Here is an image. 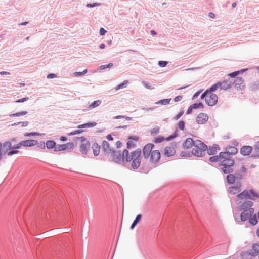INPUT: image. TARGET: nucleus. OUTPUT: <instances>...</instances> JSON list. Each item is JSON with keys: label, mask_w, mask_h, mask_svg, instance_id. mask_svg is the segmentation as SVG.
Returning a JSON list of instances; mask_svg holds the SVG:
<instances>
[{"label": "nucleus", "mask_w": 259, "mask_h": 259, "mask_svg": "<svg viewBox=\"0 0 259 259\" xmlns=\"http://www.w3.org/2000/svg\"><path fill=\"white\" fill-rule=\"evenodd\" d=\"M180 155L182 156V157H191L192 155H193V154L192 153H191V151H190V152H188V151H182L181 153V154Z\"/></svg>", "instance_id": "nucleus-38"}, {"label": "nucleus", "mask_w": 259, "mask_h": 259, "mask_svg": "<svg viewBox=\"0 0 259 259\" xmlns=\"http://www.w3.org/2000/svg\"><path fill=\"white\" fill-rule=\"evenodd\" d=\"M97 125V123L95 122H88L84 124H82L78 126V128H90L95 126Z\"/></svg>", "instance_id": "nucleus-27"}, {"label": "nucleus", "mask_w": 259, "mask_h": 259, "mask_svg": "<svg viewBox=\"0 0 259 259\" xmlns=\"http://www.w3.org/2000/svg\"><path fill=\"white\" fill-rule=\"evenodd\" d=\"M128 139L129 140L127 142L126 147L127 149H130L135 146V143L132 140L137 141L139 140V137L137 136H130L128 137Z\"/></svg>", "instance_id": "nucleus-17"}, {"label": "nucleus", "mask_w": 259, "mask_h": 259, "mask_svg": "<svg viewBox=\"0 0 259 259\" xmlns=\"http://www.w3.org/2000/svg\"><path fill=\"white\" fill-rule=\"evenodd\" d=\"M183 98V96H181V95H179V96H177V97H176L174 100L175 102H179L180 101H181Z\"/></svg>", "instance_id": "nucleus-63"}, {"label": "nucleus", "mask_w": 259, "mask_h": 259, "mask_svg": "<svg viewBox=\"0 0 259 259\" xmlns=\"http://www.w3.org/2000/svg\"><path fill=\"white\" fill-rule=\"evenodd\" d=\"M178 126L180 130H184L185 128V122L183 121H180L178 123Z\"/></svg>", "instance_id": "nucleus-51"}, {"label": "nucleus", "mask_w": 259, "mask_h": 259, "mask_svg": "<svg viewBox=\"0 0 259 259\" xmlns=\"http://www.w3.org/2000/svg\"><path fill=\"white\" fill-rule=\"evenodd\" d=\"M159 133V127H155L151 130V135L152 136H154L155 135L158 134Z\"/></svg>", "instance_id": "nucleus-48"}, {"label": "nucleus", "mask_w": 259, "mask_h": 259, "mask_svg": "<svg viewBox=\"0 0 259 259\" xmlns=\"http://www.w3.org/2000/svg\"><path fill=\"white\" fill-rule=\"evenodd\" d=\"M128 83H129V82L128 80H124L123 82H122L121 83L117 85L115 89H116V90H118L121 89L125 88V87H126Z\"/></svg>", "instance_id": "nucleus-34"}, {"label": "nucleus", "mask_w": 259, "mask_h": 259, "mask_svg": "<svg viewBox=\"0 0 259 259\" xmlns=\"http://www.w3.org/2000/svg\"><path fill=\"white\" fill-rule=\"evenodd\" d=\"M38 143V141L36 140L29 139L21 141V145L25 147H31L36 145Z\"/></svg>", "instance_id": "nucleus-19"}, {"label": "nucleus", "mask_w": 259, "mask_h": 259, "mask_svg": "<svg viewBox=\"0 0 259 259\" xmlns=\"http://www.w3.org/2000/svg\"><path fill=\"white\" fill-rule=\"evenodd\" d=\"M209 92L207 90H206L201 95L200 97L201 99H205L206 98H207L208 96Z\"/></svg>", "instance_id": "nucleus-54"}, {"label": "nucleus", "mask_w": 259, "mask_h": 259, "mask_svg": "<svg viewBox=\"0 0 259 259\" xmlns=\"http://www.w3.org/2000/svg\"><path fill=\"white\" fill-rule=\"evenodd\" d=\"M219 159H223L218 164L219 166H221V171L225 174L227 173H232L233 172L232 167L235 164V161L231 159V157H228L226 150L224 152H221L217 155Z\"/></svg>", "instance_id": "nucleus-2"}, {"label": "nucleus", "mask_w": 259, "mask_h": 259, "mask_svg": "<svg viewBox=\"0 0 259 259\" xmlns=\"http://www.w3.org/2000/svg\"><path fill=\"white\" fill-rule=\"evenodd\" d=\"M40 134L39 133L37 132H30V133H26L24 134V136L26 137H30V136H34L36 135H39Z\"/></svg>", "instance_id": "nucleus-53"}, {"label": "nucleus", "mask_w": 259, "mask_h": 259, "mask_svg": "<svg viewBox=\"0 0 259 259\" xmlns=\"http://www.w3.org/2000/svg\"><path fill=\"white\" fill-rule=\"evenodd\" d=\"M195 145V141L192 138H188L183 142L182 144L183 148L184 149H190Z\"/></svg>", "instance_id": "nucleus-11"}, {"label": "nucleus", "mask_w": 259, "mask_h": 259, "mask_svg": "<svg viewBox=\"0 0 259 259\" xmlns=\"http://www.w3.org/2000/svg\"><path fill=\"white\" fill-rule=\"evenodd\" d=\"M57 77V75L54 73H50L47 75L48 79H52Z\"/></svg>", "instance_id": "nucleus-61"}, {"label": "nucleus", "mask_w": 259, "mask_h": 259, "mask_svg": "<svg viewBox=\"0 0 259 259\" xmlns=\"http://www.w3.org/2000/svg\"><path fill=\"white\" fill-rule=\"evenodd\" d=\"M154 147V145L152 143H148L146 144L143 149V154L145 158H148L149 156H151L152 153V149Z\"/></svg>", "instance_id": "nucleus-7"}, {"label": "nucleus", "mask_w": 259, "mask_h": 259, "mask_svg": "<svg viewBox=\"0 0 259 259\" xmlns=\"http://www.w3.org/2000/svg\"><path fill=\"white\" fill-rule=\"evenodd\" d=\"M172 146H167L164 149V155L167 157L174 156L176 153L175 147L176 146V143L173 142L171 143Z\"/></svg>", "instance_id": "nucleus-8"}, {"label": "nucleus", "mask_w": 259, "mask_h": 259, "mask_svg": "<svg viewBox=\"0 0 259 259\" xmlns=\"http://www.w3.org/2000/svg\"><path fill=\"white\" fill-rule=\"evenodd\" d=\"M161 157V154L159 150H153L150 156V161L154 164L158 162Z\"/></svg>", "instance_id": "nucleus-9"}, {"label": "nucleus", "mask_w": 259, "mask_h": 259, "mask_svg": "<svg viewBox=\"0 0 259 259\" xmlns=\"http://www.w3.org/2000/svg\"><path fill=\"white\" fill-rule=\"evenodd\" d=\"M63 150H67V146L66 144L56 145V147H55V149H54V151L55 152L61 151Z\"/></svg>", "instance_id": "nucleus-28"}, {"label": "nucleus", "mask_w": 259, "mask_h": 259, "mask_svg": "<svg viewBox=\"0 0 259 259\" xmlns=\"http://www.w3.org/2000/svg\"><path fill=\"white\" fill-rule=\"evenodd\" d=\"M253 150V148L250 146L244 145L240 149V153L243 156H249Z\"/></svg>", "instance_id": "nucleus-14"}, {"label": "nucleus", "mask_w": 259, "mask_h": 259, "mask_svg": "<svg viewBox=\"0 0 259 259\" xmlns=\"http://www.w3.org/2000/svg\"><path fill=\"white\" fill-rule=\"evenodd\" d=\"M207 152L209 155H214L217 153L215 150H214L212 146L208 147Z\"/></svg>", "instance_id": "nucleus-37"}, {"label": "nucleus", "mask_w": 259, "mask_h": 259, "mask_svg": "<svg viewBox=\"0 0 259 259\" xmlns=\"http://www.w3.org/2000/svg\"><path fill=\"white\" fill-rule=\"evenodd\" d=\"M83 132V131L81 130H76L74 131H72V132L68 133V135L69 136H73L74 135L80 134V133H82Z\"/></svg>", "instance_id": "nucleus-49"}, {"label": "nucleus", "mask_w": 259, "mask_h": 259, "mask_svg": "<svg viewBox=\"0 0 259 259\" xmlns=\"http://www.w3.org/2000/svg\"><path fill=\"white\" fill-rule=\"evenodd\" d=\"M249 194L251 196V197L254 199V198H258L259 194L256 192L254 190L250 189L249 190Z\"/></svg>", "instance_id": "nucleus-39"}, {"label": "nucleus", "mask_w": 259, "mask_h": 259, "mask_svg": "<svg viewBox=\"0 0 259 259\" xmlns=\"http://www.w3.org/2000/svg\"><path fill=\"white\" fill-rule=\"evenodd\" d=\"M184 113V110L183 109H181L179 113L173 118V119L174 120H178L183 115Z\"/></svg>", "instance_id": "nucleus-42"}, {"label": "nucleus", "mask_w": 259, "mask_h": 259, "mask_svg": "<svg viewBox=\"0 0 259 259\" xmlns=\"http://www.w3.org/2000/svg\"><path fill=\"white\" fill-rule=\"evenodd\" d=\"M101 146L97 142H94L92 146V149L93 151V154L95 156L99 155L100 151Z\"/></svg>", "instance_id": "nucleus-22"}, {"label": "nucleus", "mask_w": 259, "mask_h": 259, "mask_svg": "<svg viewBox=\"0 0 259 259\" xmlns=\"http://www.w3.org/2000/svg\"><path fill=\"white\" fill-rule=\"evenodd\" d=\"M113 66V63H110L107 65H102L100 66V70H103L106 68H110Z\"/></svg>", "instance_id": "nucleus-44"}, {"label": "nucleus", "mask_w": 259, "mask_h": 259, "mask_svg": "<svg viewBox=\"0 0 259 259\" xmlns=\"http://www.w3.org/2000/svg\"><path fill=\"white\" fill-rule=\"evenodd\" d=\"M248 221L249 223L252 226L256 225L258 223V220L256 214H253L252 216L249 219Z\"/></svg>", "instance_id": "nucleus-31"}, {"label": "nucleus", "mask_w": 259, "mask_h": 259, "mask_svg": "<svg viewBox=\"0 0 259 259\" xmlns=\"http://www.w3.org/2000/svg\"><path fill=\"white\" fill-rule=\"evenodd\" d=\"M142 218V215L141 214H138L134 221H133V223L132 224L131 226V229L133 230L135 226L137 225V224L140 221Z\"/></svg>", "instance_id": "nucleus-29"}, {"label": "nucleus", "mask_w": 259, "mask_h": 259, "mask_svg": "<svg viewBox=\"0 0 259 259\" xmlns=\"http://www.w3.org/2000/svg\"><path fill=\"white\" fill-rule=\"evenodd\" d=\"M221 81L218 82L217 83L212 85L210 88L208 89L207 90L210 93H212L215 91L218 88H220Z\"/></svg>", "instance_id": "nucleus-30"}, {"label": "nucleus", "mask_w": 259, "mask_h": 259, "mask_svg": "<svg viewBox=\"0 0 259 259\" xmlns=\"http://www.w3.org/2000/svg\"><path fill=\"white\" fill-rule=\"evenodd\" d=\"M168 64V62L166 61H159L158 62V65L161 67H165Z\"/></svg>", "instance_id": "nucleus-55"}, {"label": "nucleus", "mask_w": 259, "mask_h": 259, "mask_svg": "<svg viewBox=\"0 0 259 259\" xmlns=\"http://www.w3.org/2000/svg\"><path fill=\"white\" fill-rule=\"evenodd\" d=\"M208 146L200 140H195V145L191 150V153L197 157H202L205 155Z\"/></svg>", "instance_id": "nucleus-3"}, {"label": "nucleus", "mask_w": 259, "mask_h": 259, "mask_svg": "<svg viewBox=\"0 0 259 259\" xmlns=\"http://www.w3.org/2000/svg\"><path fill=\"white\" fill-rule=\"evenodd\" d=\"M225 150L227 151L228 157H231L236 155L238 153V149L234 146H229L226 147Z\"/></svg>", "instance_id": "nucleus-18"}, {"label": "nucleus", "mask_w": 259, "mask_h": 259, "mask_svg": "<svg viewBox=\"0 0 259 259\" xmlns=\"http://www.w3.org/2000/svg\"><path fill=\"white\" fill-rule=\"evenodd\" d=\"M142 150L140 148H137L135 150L129 153L127 149H125L121 153L119 150H113L110 153L112 157V161L124 166H127L128 162L131 163V167L135 170L139 168L141 163Z\"/></svg>", "instance_id": "nucleus-1"}, {"label": "nucleus", "mask_w": 259, "mask_h": 259, "mask_svg": "<svg viewBox=\"0 0 259 259\" xmlns=\"http://www.w3.org/2000/svg\"><path fill=\"white\" fill-rule=\"evenodd\" d=\"M90 144L89 141H87L85 143H81L80 145V151L83 155L87 154L88 149L90 148Z\"/></svg>", "instance_id": "nucleus-20"}, {"label": "nucleus", "mask_w": 259, "mask_h": 259, "mask_svg": "<svg viewBox=\"0 0 259 259\" xmlns=\"http://www.w3.org/2000/svg\"><path fill=\"white\" fill-rule=\"evenodd\" d=\"M87 69H85L82 72H75L73 73V75L75 77L80 76L87 73Z\"/></svg>", "instance_id": "nucleus-45"}, {"label": "nucleus", "mask_w": 259, "mask_h": 259, "mask_svg": "<svg viewBox=\"0 0 259 259\" xmlns=\"http://www.w3.org/2000/svg\"><path fill=\"white\" fill-rule=\"evenodd\" d=\"M226 176V182L228 184H233L235 183L236 177L234 175L231 173H227Z\"/></svg>", "instance_id": "nucleus-24"}, {"label": "nucleus", "mask_w": 259, "mask_h": 259, "mask_svg": "<svg viewBox=\"0 0 259 259\" xmlns=\"http://www.w3.org/2000/svg\"><path fill=\"white\" fill-rule=\"evenodd\" d=\"M46 143L44 141H40L39 143L38 142V143L36 144L37 145V147L41 149H45L46 148Z\"/></svg>", "instance_id": "nucleus-52"}, {"label": "nucleus", "mask_w": 259, "mask_h": 259, "mask_svg": "<svg viewBox=\"0 0 259 259\" xmlns=\"http://www.w3.org/2000/svg\"><path fill=\"white\" fill-rule=\"evenodd\" d=\"M67 150H70L74 147V144L73 142H69L66 144Z\"/></svg>", "instance_id": "nucleus-59"}, {"label": "nucleus", "mask_w": 259, "mask_h": 259, "mask_svg": "<svg viewBox=\"0 0 259 259\" xmlns=\"http://www.w3.org/2000/svg\"><path fill=\"white\" fill-rule=\"evenodd\" d=\"M107 32V31L104 29L103 28H101L100 29L99 33L101 36H103Z\"/></svg>", "instance_id": "nucleus-60"}, {"label": "nucleus", "mask_w": 259, "mask_h": 259, "mask_svg": "<svg viewBox=\"0 0 259 259\" xmlns=\"http://www.w3.org/2000/svg\"><path fill=\"white\" fill-rule=\"evenodd\" d=\"M218 96L216 94L210 93L207 98H205L206 103L209 106L215 105L218 102Z\"/></svg>", "instance_id": "nucleus-6"}, {"label": "nucleus", "mask_w": 259, "mask_h": 259, "mask_svg": "<svg viewBox=\"0 0 259 259\" xmlns=\"http://www.w3.org/2000/svg\"><path fill=\"white\" fill-rule=\"evenodd\" d=\"M240 214V220L242 222H245L249 220L252 216L254 212V208H249L248 209L243 210Z\"/></svg>", "instance_id": "nucleus-4"}, {"label": "nucleus", "mask_w": 259, "mask_h": 259, "mask_svg": "<svg viewBox=\"0 0 259 259\" xmlns=\"http://www.w3.org/2000/svg\"><path fill=\"white\" fill-rule=\"evenodd\" d=\"M76 139L79 140L81 143H85L87 141H88L83 136L79 137H76Z\"/></svg>", "instance_id": "nucleus-58"}, {"label": "nucleus", "mask_w": 259, "mask_h": 259, "mask_svg": "<svg viewBox=\"0 0 259 259\" xmlns=\"http://www.w3.org/2000/svg\"><path fill=\"white\" fill-rule=\"evenodd\" d=\"M229 192L233 195H235L240 192V190H238L237 187L235 186H231L229 188Z\"/></svg>", "instance_id": "nucleus-32"}, {"label": "nucleus", "mask_w": 259, "mask_h": 259, "mask_svg": "<svg viewBox=\"0 0 259 259\" xmlns=\"http://www.w3.org/2000/svg\"><path fill=\"white\" fill-rule=\"evenodd\" d=\"M208 116L204 113H199L196 117V120L198 124H204L208 121Z\"/></svg>", "instance_id": "nucleus-10"}, {"label": "nucleus", "mask_w": 259, "mask_h": 259, "mask_svg": "<svg viewBox=\"0 0 259 259\" xmlns=\"http://www.w3.org/2000/svg\"><path fill=\"white\" fill-rule=\"evenodd\" d=\"M232 80L229 78L221 82L220 89L223 90H227L231 88L232 86Z\"/></svg>", "instance_id": "nucleus-16"}, {"label": "nucleus", "mask_w": 259, "mask_h": 259, "mask_svg": "<svg viewBox=\"0 0 259 259\" xmlns=\"http://www.w3.org/2000/svg\"><path fill=\"white\" fill-rule=\"evenodd\" d=\"M252 252L253 257H255L259 254V243L253 244L252 245V249H250Z\"/></svg>", "instance_id": "nucleus-25"}, {"label": "nucleus", "mask_w": 259, "mask_h": 259, "mask_svg": "<svg viewBox=\"0 0 259 259\" xmlns=\"http://www.w3.org/2000/svg\"><path fill=\"white\" fill-rule=\"evenodd\" d=\"M247 70H248L247 68H246V69H241L240 70H238V71H234V72H235L236 76H238L240 73H243L245 72Z\"/></svg>", "instance_id": "nucleus-57"}, {"label": "nucleus", "mask_w": 259, "mask_h": 259, "mask_svg": "<svg viewBox=\"0 0 259 259\" xmlns=\"http://www.w3.org/2000/svg\"><path fill=\"white\" fill-rule=\"evenodd\" d=\"M228 77L229 79L231 80H232V81L235 80V78L237 77L235 72H233L228 75Z\"/></svg>", "instance_id": "nucleus-50"}, {"label": "nucleus", "mask_w": 259, "mask_h": 259, "mask_svg": "<svg viewBox=\"0 0 259 259\" xmlns=\"http://www.w3.org/2000/svg\"><path fill=\"white\" fill-rule=\"evenodd\" d=\"M164 140V137L163 136H158L155 138L154 142L155 143H161Z\"/></svg>", "instance_id": "nucleus-43"}, {"label": "nucleus", "mask_w": 259, "mask_h": 259, "mask_svg": "<svg viewBox=\"0 0 259 259\" xmlns=\"http://www.w3.org/2000/svg\"><path fill=\"white\" fill-rule=\"evenodd\" d=\"M234 85L237 90H242L245 87L244 79L240 77H237L233 81L232 85Z\"/></svg>", "instance_id": "nucleus-5"}, {"label": "nucleus", "mask_w": 259, "mask_h": 259, "mask_svg": "<svg viewBox=\"0 0 259 259\" xmlns=\"http://www.w3.org/2000/svg\"><path fill=\"white\" fill-rule=\"evenodd\" d=\"M240 256L242 259H252V252L250 249L248 250L247 251H243L240 253Z\"/></svg>", "instance_id": "nucleus-23"}, {"label": "nucleus", "mask_w": 259, "mask_h": 259, "mask_svg": "<svg viewBox=\"0 0 259 259\" xmlns=\"http://www.w3.org/2000/svg\"><path fill=\"white\" fill-rule=\"evenodd\" d=\"M202 92V90H200L196 92L194 95L193 96L192 99H195L198 97V96L199 95V94Z\"/></svg>", "instance_id": "nucleus-62"}, {"label": "nucleus", "mask_w": 259, "mask_h": 259, "mask_svg": "<svg viewBox=\"0 0 259 259\" xmlns=\"http://www.w3.org/2000/svg\"><path fill=\"white\" fill-rule=\"evenodd\" d=\"M28 113L27 111H21L19 112H17L15 113L11 114L10 115V117H18L21 116H23L26 115Z\"/></svg>", "instance_id": "nucleus-35"}, {"label": "nucleus", "mask_w": 259, "mask_h": 259, "mask_svg": "<svg viewBox=\"0 0 259 259\" xmlns=\"http://www.w3.org/2000/svg\"><path fill=\"white\" fill-rule=\"evenodd\" d=\"M171 100V98L169 99H164L159 100L158 101L155 103L156 104H161V105H167L170 103V101Z\"/></svg>", "instance_id": "nucleus-33"}, {"label": "nucleus", "mask_w": 259, "mask_h": 259, "mask_svg": "<svg viewBox=\"0 0 259 259\" xmlns=\"http://www.w3.org/2000/svg\"><path fill=\"white\" fill-rule=\"evenodd\" d=\"M101 147L104 154L106 155H110L111 152L113 150V149L110 148L109 143L106 140H103L102 141Z\"/></svg>", "instance_id": "nucleus-12"}, {"label": "nucleus", "mask_w": 259, "mask_h": 259, "mask_svg": "<svg viewBox=\"0 0 259 259\" xmlns=\"http://www.w3.org/2000/svg\"><path fill=\"white\" fill-rule=\"evenodd\" d=\"M208 160L210 162H216L221 161L217 155H214L213 156L210 157Z\"/></svg>", "instance_id": "nucleus-40"}, {"label": "nucleus", "mask_w": 259, "mask_h": 259, "mask_svg": "<svg viewBox=\"0 0 259 259\" xmlns=\"http://www.w3.org/2000/svg\"><path fill=\"white\" fill-rule=\"evenodd\" d=\"M254 151L256 153H259V141L256 143L254 147Z\"/></svg>", "instance_id": "nucleus-64"}, {"label": "nucleus", "mask_w": 259, "mask_h": 259, "mask_svg": "<svg viewBox=\"0 0 259 259\" xmlns=\"http://www.w3.org/2000/svg\"><path fill=\"white\" fill-rule=\"evenodd\" d=\"M12 149L11 142L9 141H6L4 144L2 149L3 152V154H7L9 150Z\"/></svg>", "instance_id": "nucleus-21"}, {"label": "nucleus", "mask_w": 259, "mask_h": 259, "mask_svg": "<svg viewBox=\"0 0 259 259\" xmlns=\"http://www.w3.org/2000/svg\"><path fill=\"white\" fill-rule=\"evenodd\" d=\"M46 147L48 149H52L56 146V143L53 140H47L46 142Z\"/></svg>", "instance_id": "nucleus-26"}, {"label": "nucleus", "mask_w": 259, "mask_h": 259, "mask_svg": "<svg viewBox=\"0 0 259 259\" xmlns=\"http://www.w3.org/2000/svg\"><path fill=\"white\" fill-rule=\"evenodd\" d=\"M101 5V3L95 2L93 4L88 3L86 5V7L88 8H93L94 7L100 6Z\"/></svg>", "instance_id": "nucleus-47"}, {"label": "nucleus", "mask_w": 259, "mask_h": 259, "mask_svg": "<svg viewBox=\"0 0 259 259\" xmlns=\"http://www.w3.org/2000/svg\"><path fill=\"white\" fill-rule=\"evenodd\" d=\"M253 205L252 201L250 200H246L242 203L239 207L238 210L242 211L243 210L248 209L249 208H253L252 207Z\"/></svg>", "instance_id": "nucleus-13"}, {"label": "nucleus", "mask_w": 259, "mask_h": 259, "mask_svg": "<svg viewBox=\"0 0 259 259\" xmlns=\"http://www.w3.org/2000/svg\"><path fill=\"white\" fill-rule=\"evenodd\" d=\"M28 97H25V98H21V99H18L17 100H16L15 101V102L16 103H23V102H24L26 101H27L28 100Z\"/></svg>", "instance_id": "nucleus-56"}, {"label": "nucleus", "mask_w": 259, "mask_h": 259, "mask_svg": "<svg viewBox=\"0 0 259 259\" xmlns=\"http://www.w3.org/2000/svg\"><path fill=\"white\" fill-rule=\"evenodd\" d=\"M101 103V101L100 100L94 101L92 103H91L89 106L90 108H94L96 107L99 106Z\"/></svg>", "instance_id": "nucleus-36"}, {"label": "nucleus", "mask_w": 259, "mask_h": 259, "mask_svg": "<svg viewBox=\"0 0 259 259\" xmlns=\"http://www.w3.org/2000/svg\"><path fill=\"white\" fill-rule=\"evenodd\" d=\"M237 197L239 199H245L254 200V199L249 194V191L247 190H243L241 193L238 194L237 195Z\"/></svg>", "instance_id": "nucleus-15"}, {"label": "nucleus", "mask_w": 259, "mask_h": 259, "mask_svg": "<svg viewBox=\"0 0 259 259\" xmlns=\"http://www.w3.org/2000/svg\"><path fill=\"white\" fill-rule=\"evenodd\" d=\"M191 105L192 106V107L194 108V109H198L199 108H203L204 107L202 102L195 103Z\"/></svg>", "instance_id": "nucleus-41"}, {"label": "nucleus", "mask_w": 259, "mask_h": 259, "mask_svg": "<svg viewBox=\"0 0 259 259\" xmlns=\"http://www.w3.org/2000/svg\"><path fill=\"white\" fill-rule=\"evenodd\" d=\"M19 152L18 150L16 149H11L7 153L8 156H12L14 154H17Z\"/></svg>", "instance_id": "nucleus-46"}]
</instances>
